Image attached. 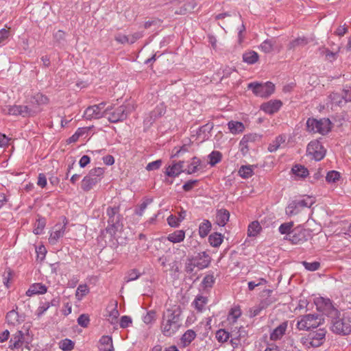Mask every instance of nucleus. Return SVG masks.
<instances>
[{
  "label": "nucleus",
  "mask_w": 351,
  "mask_h": 351,
  "mask_svg": "<svg viewBox=\"0 0 351 351\" xmlns=\"http://www.w3.org/2000/svg\"><path fill=\"white\" fill-rule=\"evenodd\" d=\"M182 311L180 306L173 305L167 308L162 313L160 330L165 337H172L182 326Z\"/></svg>",
  "instance_id": "nucleus-1"
},
{
  "label": "nucleus",
  "mask_w": 351,
  "mask_h": 351,
  "mask_svg": "<svg viewBox=\"0 0 351 351\" xmlns=\"http://www.w3.org/2000/svg\"><path fill=\"white\" fill-rule=\"evenodd\" d=\"M119 212L120 208L119 206H108L106 209L108 226L104 231L109 234L112 239L115 238L119 229L123 227V217Z\"/></svg>",
  "instance_id": "nucleus-2"
},
{
  "label": "nucleus",
  "mask_w": 351,
  "mask_h": 351,
  "mask_svg": "<svg viewBox=\"0 0 351 351\" xmlns=\"http://www.w3.org/2000/svg\"><path fill=\"white\" fill-rule=\"evenodd\" d=\"M326 330L325 328H315L300 339V342L307 348H317L322 346L326 339Z\"/></svg>",
  "instance_id": "nucleus-3"
},
{
  "label": "nucleus",
  "mask_w": 351,
  "mask_h": 351,
  "mask_svg": "<svg viewBox=\"0 0 351 351\" xmlns=\"http://www.w3.org/2000/svg\"><path fill=\"white\" fill-rule=\"evenodd\" d=\"M324 321L318 314H306L298 317L296 327L299 330H311L318 328Z\"/></svg>",
  "instance_id": "nucleus-4"
},
{
  "label": "nucleus",
  "mask_w": 351,
  "mask_h": 351,
  "mask_svg": "<svg viewBox=\"0 0 351 351\" xmlns=\"http://www.w3.org/2000/svg\"><path fill=\"white\" fill-rule=\"evenodd\" d=\"M331 121L327 118H308L306 121V130L311 133L326 135L331 130Z\"/></svg>",
  "instance_id": "nucleus-5"
},
{
  "label": "nucleus",
  "mask_w": 351,
  "mask_h": 351,
  "mask_svg": "<svg viewBox=\"0 0 351 351\" xmlns=\"http://www.w3.org/2000/svg\"><path fill=\"white\" fill-rule=\"evenodd\" d=\"M104 173V169L101 167H95L90 170L82 180V189L86 192L90 191L101 180Z\"/></svg>",
  "instance_id": "nucleus-6"
},
{
  "label": "nucleus",
  "mask_w": 351,
  "mask_h": 351,
  "mask_svg": "<svg viewBox=\"0 0 351 351\" xmlns=\"http://www.w3.org/2000/svg\"><path fill=\"white\" fill-rule=\"evenodd\" d=\"M315 304L319 311L332 319L337 318L340 315V312L328 298H324L322 297L318 298L315 300Z\"/></svg>",
  "instance_id": "nucleus-7"
},
{
  "label": "nucleus",
  "mask_w": 351,
  "mask_h": 351,
  "mask_svg": "<svg viewBox=\"0 0 351 351\" xmlns=\"http://www.w3.org/2000/svg\"><path fill=\"white\" fill-rule=\"evenodd\" d=\"M247 88L252 90V93L257 97H268L275 90V86L271 82L265 83L251 82L248 84Z\"/></svg>",
  "instance_id": "nucleus-8"
},
{
  "label": "nucleus",
  "mask_w": 351,
  "mask_h": 351,
  "mask_svg": "<svg viewBox=\"0 0 351 351\" xmlns=\"http://www.w3.org/2000/svg\"><path fill=\"white\" fill-rule=\"evenodd\" d=\"M312 237V231L310 229H305L302 226L294 228L289 234V237L285 239L289 240L292 244H302Z\"/></svg>",
  "instance_id": "nucleus-9"
},
{
  "label": "nucleus",
  "mask_w": 351,
  "mask_h": 351,
  "mask_svg": "<svg viewBox=\"0 0 351 351\" xmlns=\"http://www.w3.org/2000/svg\"><path fill=\"white\" fill-rule=\"evenodd\" d=\"M332 330L339 334L346 335L351 332V319L348 317L343 316L339 318L332 319Z\"/></svg>",
  "instance_id": "nucleus-10"
},
{
  "label": "nucleus",
  "mask_w": 351,
  "mask_h": 351,
  "mask_svg": "<svg viewBox=\"0 0 351 351\" xmlns=\"http://www.w3.org/2000/svg\"><path fill=\"white\" fill-rule=\"evenodd\" d=\"M129 113V108L127 106L121 105L114 109L109 107L106 117L110 123H118L125 120Z\"/></svg>",
  "instance_id": "nucleus-11"
},
{
  "label": "nucleus",
  "mask_w": 351,
  "mask_h": 351,
  "mask_svg": "<svg viewBox=\"0 0 351 351\" xmlns=\"http://www.w3.org/2000/svg\"><path fill=\"white\" fill-rule=\"evenodd\" d=\"M313 204V201L310 197L305 199L292 201L286 208V214L289 216H293L298 214L304 208H310Z\"/></svg>",
  "instance_id": "nucleus-12"
},
{
  "label": "nucleus",
  "mask_w": 351,
  "mask_h": 351,
  "mask_svg": "<svg viewBox=\"0 0 351 351\" xmlns=\"http://www.w3.org/2000/svg\"><path fill=\"white\" fill-rule=\"evenodd\" d=\"M306 152L307 155L311 156L312 158L319 161L324 158L326 151L319 141L315 140L308 144Z\"/></svg>",
  "instance_id": "nucleus-13"
},
{
  "label": "nucleus",
  "mask_w": 351,
  "mask_h": 351,
  "mask_svg": "<svg viewBox=\"0 0 351 351\" xmlns=\"http://www.w3.org/2000/svg\"><path fill=\"white\" fill-rule=\"evenodd\" d=\"M66 225L67 219L66 217H63L62 223H56L53 227L49 237V242L51 244H56L58 240L64 237L66 232Z\"/></svg>",
  "instance_id": "nucleus-14"
},
{
  "label": "nucleus",
  "mask_w": 351,
  "mask_h": 351,
  "mask_svg": "<svg viewBox=\"0 0 351 351\" xmlns=\"http://www.w3.org/2000/svg\"><path fill=\"white\" fill-rule=\"evenodd\" d=\"M109 111V106L107 107L104 111H101L96 107L95 105L88 107L84 113V117L88 120L99 119L102 117H106V113Z\"/></svg>",
  "instance_id": "nucleus-15"
},
{
  "label": "nucleus",
  "mask_w": 351,
  "mask_h": 351,
  "mask_svg": "<svg viewBox=\"0 0 351 351\" xmlns=\"http://www.w3.org/2000/svg\"><path fill=\"white\" fill-rule=\"evenodd\" d=\"M184 161H179L178 162H173L171 165H169L165 171V173L171 178H176L181 173L185 172V169L184 168Z\"/></svg>",
  "instance_id": "nucleus-16"
},
{
  "label": "nucleus",
  "mask_w": 351,
  "mask_h": 351,
  "mask_svg": "<svg viewBox=\"0 0 351 351\" xmlns=\"http://www.w3.org/2000/svg\"><path fill=\"white\" fill-rule=\"evenodd\" d=\"M282 103L280 100L274 99L263 103L261 109L267 114H272L277 112L281 108Z\"/></svg>",
  "instance_id": "nucleus-17"
},
{
  "label": "nucleus",
  "mask_w": 351,
  "mask_h": 351,
  "mask_svg": "<svg viewBox=\"0 0 351 351\" xmlns=\"http://www.w3.org/2000/svg\"><path fill=\"white\" fill-rule=\"evenodd\" d=\"M18 307L16 306L15 309L10 311L5 317L6 322L9 325L15 326L21 324L25 320V317L19 315L17 311Z\"/></svg>",
  "instance_id": "nucleus-18"
},
{
  "label": "nucleus",
  "mask_w": 351,
  "mask_h": 351,
  "mask_svg": "<svg viewBox=\"0 0 351 351\" xmlns=\"http://www.w3.org/2000/svg\"><path fill=\"white\" fill-rule=\"evenodd\" d=\"M193 259V263L199 269H203L208 267L210 263V257L206 252L199 253L195 256H191Z\"/></svg>",
  "instance_id": "nucleus-19"
},
{
  "label": "nucleus",
  "mask_w": 351,
  "mask_h": 351,
  "mask_svg": "<svg viewBox=\"0 0 351 351\" xmlns=\"http://www.w3.org/2000/svg\"><path fill=\"white\" fill-rule=\"evenodd\" d=\"M344 104L343 97L338 93H331L327 97L326 106L332 110L337 106H342Z\"/></svg>",
  "instance_id": "nucleus-20"
},
{
  "label": "nucleus",
  "mask_w": 351,
  "mask_h": 351,
  "mask_svg": "<svg viewBox=\"0 0 351 351\" xmlns=\"http://www.w3.org/2000/svg\"><path fill=\"white\" fill-rule=\"evenodd\" d=\"M213 128V123H206L198 128L196 132L197 139L200 142H204L208 139L210 136V132Z\"/></svg>",
  "instance_id": "nucleus-21"
},
{
  "label": "nucleus",
  "mask_w": 351,
  "mask_h": 351,
  "mask_svg": "<svg viewBox=\"0 0 351 351\" xmlns=\"http://www.w3.org/2000/svg\"><path fill=\"white\" fill-rule=\"evenodd\" d=\"M288 326L287 322H282L278 326L272 330L270 333V339L277 341L280 339L285 334Z\"/></svg>",
  "instance_id": "nucleus-22"
},
{
  "label": "nucleus",
  "mask_w": 351,
  "mask_h": 351,
  "mask_svg": "<svg viewBox=\"0 0 351 351\" xmlns=\"http://www.w3.org/2000/svg\"><path fill=\"white\" fill-rule=\"evenodd\" d=\"M40 112L38 107L31 105H20V115L23 117H34Z\"/></svg>",
  "instance_id": "nucleus-23"
},
{
  "label": "nucleus",
  "mask_w": 351,
  "mask_h": 351,
  "mask_svg": "<svg viewBox=\"0 0 351 351\" xmlns=\"http://www.w3.org/2000/svg\"><path fill=\"white\" fill-rule=\"evenodd\" d=\"M230 218V213L228 210L221 208L217 210L216 213V223L221 227L225 226Z\"/></svg>",
  "instance_id": "nucleus-24"
},
{
  "label": "nucleus",
  "mask_w": 351,
  "mask_h": 351,
  "mask_svg": "<svg viewBox=\"0 0 351 351\" xmlns=\"http://www.w3.org/2000/svg\"><path fill=\"white\" fill-rule=\"evenodd\" d=\"M24 334L21 330H18L13 335L10 341V348L18 349L21 348L23 343Z\"/></svg>",
  "instance_id": "nucleus-25"
},
{
  "label": "nucleus",
  "mask_w": 351,
  "mask_h": 351,
  "mask_svg": "<svg viewBox=\"0 0 351 351\" xmlns=\"http://www.w3.org/2000/svg\"><path fill=\"white\" fill-rule=\"evenodd\" d=\"M100 346L99 349L100 351H113L114 347L112 343V338L111 336L104 335L99 339Z\"/></svg>",
  "instance_id": "nucleus-26"
},
{
  "label": "nucleus",
  "mask_w": 351,
  "mask_h": 351,
  "mask_svg": "<svg viewBox=\"0 0 351 351\" xmlns=\"http://www.w3.org/2000/svg\"><path fill=\"white\" fill-rule=\"evenodd\" d=\"M47 287L42 283H34L26 291L27 296H32L36 294H44L47 292Z\"/></svg>",
  "instance_id": "nucleus-27"
},
{
  "label": "nucleus",
  "mask_w": 351,
  "mask_h": 351,
  "mask_svg": "<svg viewBox=\"0 0 351 351\" xmlns=\"http://www.w3.org/2000/svg\"><path fill=\"white\" fill-rule=\"evenodd\" d=\"M273 293L272 290L270 289H265L263 291V295L266 296V298L261 300L260 302V304L265 309L269 306L271 305L273 303H274L277 298L274 296H273L271 294Z\"/></svg>",
  "instance_id": "nucleus-28"
},
{
  "label": "nucleus",
  "mask_w": 351,
  "mask_h": 351,
  "mask_svg": "<svg viewBox=\"0 0 351 351\" xmlns=\"http://www.w3.org/2000/svg\"><path fill=\"white\" fill-rule=\"evenodd\" d=\"M195 337L196 333L193 330H187L180 338V343L182 345V347L184 348L189 346Z\"/></svg>",
  "instance_id": "nucleus-29"
},
{
  "label": "nucleus",
  "mask_w": 351,
  "mask_h": 351,
  "mask_svg": "<svg viewBox=\"0 0 351 351\" xmlns=\"http://www.w3.org/2000/svg\"><path fill=\"white\" fill-rule=\"evenodd\" d=\"M228 127L230 132L233 134L242 133L245 130V126L242 122L230 121L228 123Z\"/></svg>",
  "instance_id": "nucleus-30"
},
{
  "label": "nucleus",
  "mask_w": 351,
  "mask_h": 351,
  "mask_svg": "<svg viewBox=\"0 0 351 351\" xmlns=\"http://www.w3.org/2000/svg\"><path fill=\"white\" fill-rule=\"evenodd\" d=\"M49 101V99L47 96L44 95L40 93H37L33 95L31 98V104L35 107H38L40 105L46 104Z\"/></svg>",
  "instance_id": "nucleus-31"
},
{
  "label": "nucleus",
  "mask_w": 351,
  "mask_h": 351,
  "mask_svg": "<svg viewBox=\"0 0 351 351\" xmlns=\"http://www.w3.org/2000/svg\"><path fill=\"white\" fill-rule=\"evenodd\" d=\"M184 238L185 232L182 230H176L167 237V239L173 243H180L184 241Z\"/></svg>",
  "instance_id": "nucleus-32"
},
{
  "label": "nucleus",
  "mask_w": 351,
  "mask_h": 351,
  "mask_svg": "<svg viewBox=\"0 0 351 351\" xmlns=\"http://www.w3.org/2000/svg\"><path fill=\"white\" fill-rule=\"evenodd\" d=\"M207 302L208 298L206 297L197 295L193 302L192 304L198 312H202Z\"/></svg>",
  "instance_id": "nucleus-33"
},
{
  "label": "nucleus",
  "mask_w": 351,
  "mask_h": 351,
  "mask_svg": "<svg viewBox=\"0 0 351 351\" xmlns=\"http://www.w3.org/2000/svg\"><path fill=\"white\" fill-rule=\"evenodd\" d=\"M291 171L293 173L301 178H304L308 175V170L304 166L301 165H295L292 169Z\"/></svg>",
  "instance_id": "nucleus-34"
},
{
  "label": "nucleus",
  "mask_w": 351,
  "mask_h": 351,
  "mask_svg": "<svg viewBox=\"0 0 351 351\" xmlns=\"http://www.w3.org/2000/svg\"><path fill=\"white\" fill-rule=\"evenodd\" d=\"M211 223L208 219H204L199 226V234L202 238L206 237L211 230Z\"/></svg>",
  "instance_id": "nucleus-35"
},
{
  "label": "nucleus",
  "mask_w": 351,
  "mask_h": 351,
  "mask_svg": "<svg viewBox=\"0 0 351 351\" xmlns=\"http://www.w3.org/2000/svg\"><path fill=\"white\" fill-rule=\"evenodd\" d=\"M258 54L254 51H247L243 54V62L249 64H253L256 63L258 61Z\"/></svg>",
  "instance_id": "nucleus-36"
},
{
  "label": "nucleus",
  "mask_w": 351,
  "mask_h": 351,
  "mask_svg": "<svg viewBox=\"0 0 351 351\" xmlns=\"http://www.w3.org/2000/svg\"><path fill=\"white\" fill-rule=\"evenodd\" d=\"M286 137L283 135L278 136L276 139L271 143L268 146V151L269 152H276L280 146L281 144L285 142Z\"/></svg>",
  "instance_id": "nucleus-37"
},
{
  "label": "nucleus",
  "mask_w": 351,
  "mask_h": 351,
  "mask_svg": "<svg viewBox=\"0 0 351 351\" xmlns=\"http://www.w3.org/2000/svg\"><path fill=\"white\" fill-rule=\"evenodd\" d=\"M223 236L218 232L211 234L208 237V242L211 246L217 247L223 241Z\"/></svg>",
  "instance_id": "nucleus-38"
},
{
  "label": "nucleus",
  "mask_w": 351,
  "mask_h": 351,
  "mask_svg": "<svg viewBox=\"0 0 351 351\" xmlns=\"http://www.w3.org/2000/svg\"><path fill=\"white\" fill-rule=\"evenodd\" d=\"M201 160L197 157H193L191 162L188 165L187 169H185L187 174H192L197 171L198 167L201 165Z\"/></svg>",
  "instance_id": "nucleus-39"
},
{
  "label": "nucleus",
  "mask_w": 351,
  "mask_h": 351,
  "mask_svg": "<svg viewBox=\"0 0 351 351\" xmlns=\"http://www.w3.org/2000/svg\"><path fill=\"white\" fill-rule=\"evenodd\" d=\"M196 6V3L194 1L188 2L183 6L180 7L178 10L175 11L176 14L184 15L188 12H191Z\"/></svg>",
  "instance_id": "nucleus-40"
},
{
  "label": "nucleus",
  "mask_w": 351,
  "mask_h": 351,
  "mask_svg": "<svg viewBox=\"0 0 351 351\" xmlns=\"http://www.w3.org/2000/svg\"><path fill=\"white\" fill-rule=\"evenodd\" d=\"M108 321L111 324H115L117 323V319L119 316V312L117 309V302H116L114 306L112 308L111 310H108Z\"/></svg>",
  "instance_id": "nucleus-41"
},
{
  "label": "nucleus",
  "mask_w": 351,
  "mask_h": 351,
  "mask_svg": "<svg viewBox=\"0 0 351 351\" xmlns=\"http://www.w3.org/2000/svg\"><path fill=\"white\" fill-rule=\"evenodd\" d=\"M308 43V40L306 37H298L291 41L288 45L289 49H294L298 47H303Z\"/></svg>",
  "instance_id": "nucleus-42"
},
{
  "label": "nucleus",
  "mask_w": 351,
  "mask_h": 351,
  "mask_svg": "<svg viewBox=\"0 0 351 351\" xmlns=\"http://www.w3.org/2000/svg\"><path fill=\"white\" fill-rule=\"evenodd\" d=\"M10 28H2L0 29V47L5 45L11 37Z\"/></svg>",
  "instance_id": "nucleus-43"
},
{
  "label": "nucleus",
  "mask_w": 351,
  "mask_h": 351,
  "mask_svg": "<svg viewBox=\"0 0 351 351\" xmlns=\"http://www.w3.org/2000/svg\"><path fill=\"white\" fill-rule=\"evenodd\" d=\"M209 165L212 167L219 163L222 159V154L219 151H213L208 156Z\"/></svg>",
  "instance_id": "nucleus-44"
},
{
  "label": "nucleus",
  "mask_w": 351,
  "mask_h": 351,
  "mask_svg": "<svg viewBox=\"0 0 351 351\" xmlns=\"http://www.w3.org/2000/svg\"><path fill=\"white\" fill-rule=\"evenodd\" d=\"M293 222L292 221L283 223L280 226L278 230L281 234H286L285 237H289V234L293 229Z\"/></svg>",
  "instance_id": "nucleus-45"
},
{
  "label": "nucleus",
  "mask_w": 351,
  "mask_h": 351,
  "mask_svg": "<svg viewBox=\"0 0 351 351\" xmlns=\"http://www.w3.org/2000/svg\"><path fill=\"white\" fill-rule=\"evenodd\" d=\"M261 230V227L259 223L256 221L252 222L247 230V234L249 237H256Z\"/></svg>",
  "instance_id": "nucleus-46"
},
{
  "label": "nucleus",
  "mask_w": 351,
  "mask_h": 351,
  "mask_svg": "<svg viewBox=\"0 0 351 351\" xmlns=\"http://www.w3.org/2000/svg\"><path fill=\"white\" fill-rule=\"evenodd\" d=\"M241 315V311L239 307L232 308L228 315V320L230 322L234 323L237 319Z\"/></svg>",
  "instance_id": "nucleus-47"
},
{
  "label": "nucleus",
  "mask_w": 351,
  "mask_h": 351,
  "mask_svg": "<svg viewBox=\"0 0 351 351\" xmlns=\"http://www.w3.org/2000/svg\"><path fill=\"white\" fill-rule=\"evenodd\" d=\"M239 176L243 178H249L253 175V170L250 165H243L239 170Z\"/></svg>",
  "instance_id": "nucleus-48"
},
{
  "label": "nucleus",
  "mask_w": 351,
  "mask_h": 351,
  "mask_svg": "<svg viewBox=\"0 0 351 351\" xmlns=\"http://www.w3.org/2000/svg\"><path fill=\"white\" fill-rule=\"evenodd\" d=\"M74 342L69 339H64L60 341L59 348L63 351H71L74 348Z\"/></svg>",
  "instance_id": "nucleus-49"
},
{
  "label": "nucleus",
  "mask_w": 351,
  "mask_h": 351,
  "mask_svg": "<svg viewBox=\"0 0 351 351\" xmlns=\"http://www.w3.org/2000/svg\"><path fill=\"white\" fill-rule=\"evenodd\" d=\"M274 45V42L272 40L267 39L261 44L260 49L263 52L268 53L273 51Z\"/></svg>",
  "instance_id": "nucleus-50"
},
{
  "label": "nucleus",
  "mask_w": 351,
  "mask_h": 351,
  "mask_svg": "<svg viewBox=\"0 0 351 351\" xmlns=\"http://www.w3.org/2000/svg\"><path fill=\"white\" fill-rule=\"evenodd\" d=\"M230 337V334L224 329H219L216 332V338L220 343L226 342Z\"/></svg>",
  "instance_id": "nucleus-51"
},
{
  "label": "nucleus",
  "mask_w": 351,
  "mask_h": 351,
  "mask_svg": "<svg viewBox=\"0 0 351 351\" xmlns=\"http://www.w3.org/2000/svg\"><path fill=\"white\" fill-rule=\"evenodd\" d=\"M215 282L213 274H207L204 276L202 284L204 289L211 288Z\"/></svg>",
  "instance_id": "nucleus-52"
},
{
  "label": "nucleus",
  "mask_w": 351,
  "mask_h": 351,
  "mask_svg": "<svg viewBox=\"0 0 351 351\" xmlns=\"http://www.w3.org/2000/svg\"><path fill=\"white\" fill-rule=\"evenodd\" d=\"M193 261L192 257H188L186 260L184 270L188 274H193L195 268L197 267Z\"/></svg>",
  "instance_id": "nucleus-53"
},
{
  "label": "nucleus",
  "mask_w": 351,
  "mask_h": 351,
  "mask_svg": "<svg viewBox=\"0 0 351 351\" xmlns=\"http://www.w3.org/2000/svg\"><path fill=\"white\" fill-rule=\"evenodd\" d=\"M153 202L152 199L147 198L144 200L139 206L138 208L135 210V213L138 216H142L145 210L147 208V206Z\"/></svg>",
  "instance_id": "nucleus-54"
},
{
  "label": "nucleus",
  "mask_w": 351,
  "mask_h": 351,
  "mask_svg": "<svg viewBox=\"0 0 351 351\" xmlns=\"http://www.w3.org/2000/svg\"><path fill=\"white\" fill-rule=\"evenodd\" d=\"M340 178V173L337 171H330L328 172L326 180L328 182L335 183Z\"/></svg>",
  "instance_id": "nucleus-55"
},
{
  "label": "nucleus",
  "mask_w": 351,
  "mask_h": 351,
  "mask_svg": "<svg viewBox=\"0 0 351 351\" xmlns=\"http://www.w3.org/2000/svg\"><path fill=\"white\" fill-rule=\"evenodd\" d=\"M302 265L304 268L311 271H315L319 269L320 267V263L318 261H315L313 263H308L307 261H303L302 263Z\"/></svg>",
  "instance_id": "nucleus-56"
},
{
  "label": "nucleus",
  "mask_w": 351,
  "mask_h": 351,
  "mask_svg": "<svg viewBox=\"0 0 351 351\" xmlns=\"http://www.w3.org/2000/svg\"><path fill=\"white\" fill-rule=\"evenodd\" d=\"M320 53L326 56V58L330 60H334L337 58V53L330 51L328 48L324 47L319 48Z\"/></svg>",
  "instance_id": "nucleus-57"
},
{
  "label": "nucleus",
  "mask_w": 351,
  "mask_h": 351,
  "mask_svg": "<svg viewBox=\"0 0 351 351\" xmlns=\"http://www.w3.org/2000/svg\"><path fill=\"white\" fill-rule=\"evenodd\" d=\"M156 318V313L155 311H149L146 315L143 317V322L146 324H150L153 323Z\"/></svg>",
  "instance_id": "nucleus-58"
},
{
  "label": "nucleus",
  "mask_w": 351,
  "mask_h": 351,
  "mask_svg": "<svg viewBox=\"0 0 351 351\" xmlns=\"http://www.w3.org/2000/svg\"><path fill=\"white\" fill-rule=\"evenodd\" d=\"M45 226V219L44 218L38 219L36 221L34 232L36 234H40Z\"/></svg>",
  "instance_id": "nucleus-59"
},
{
  "label": "nucleus",
  "mask_w": 351,
  "mask_h": 351,
  "mask_svg": "<svg viewBox=\"0 0 351 351\" xmlns=\"http://www.w3.org/2000/svg\"><path fill=\"white\" fill-rule=\"evenodd\" d=\"M77 321V324L80 326H82L83 328H86L88 326L89 322H90L89 316L86 314H82L79 316Z\"/></svg>",
  "instance_id": "nucleus-60"
},
{
  "label": "nucleus",
  "mask_w": 351,
  "mask_h": 351,
  "mask_svg": "<svg viewBox=\"0 0 351 351\" xmlns=\"http://www.w3.org/2000/svg\"><path fill=\"white\" fill-rule=\"evenodd\" d=\"M141 274L136 269H132L129 271L125 276V281L130 282L132 280H135L139 278Z\"/></svg>",
  "instance_id": "nucleus-61"
},
{
  "label": "nucleus",
  "mask_w": 351,
  "mask_h": 351,
  "mask_svg": "<svg viewBox=\"0 0 351 351\" xmlns=\"http://www.w3.org/2000/svg\"><path fill=\"white\" fill-rule=\"evenodd\" d=\"M36 252L37 254V260L43 261L45 258L47 250L44 245H40L36 248Z\"/></svg>",
  "instance_id": "nucleus-62"
},
{
  "label": "nucleus",
  "mask_w": 351,
  "mask_h": 351,
  "mask_svg": "<svg viewBox=\"0 0 351 351\" xmlns=\"http://www.w3.org/2000/svg\"><path fill=\"white\" fill-rule=\"evenodd\" d=\"M132 322V319L130 316L123 315L121 317L119 325L122 328H128Z\"/></svg>",
  "instance_id": "nucleus-63"
},
{
  "label": "nucleus",
  "mask_w": 351,
  "mask_h": 351,
  "mask_svg": "<svg viewBox=\"0 0 351 351\" xmlns=\"http://www.w3.org/2000/svg\"><path fill=\"white\" fill-rule=\"evenodd\" d=\"M341 95L343 96L344 104H346L349 101H351V89L348 87H345L342 90V94Z\"/></svg>",
  "instance_id": "nucleus-64"
}]
</instances>
